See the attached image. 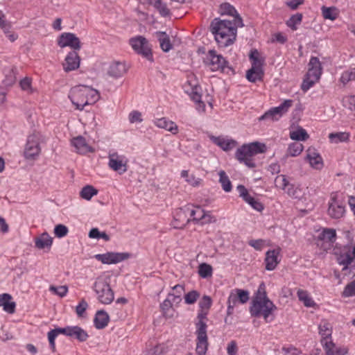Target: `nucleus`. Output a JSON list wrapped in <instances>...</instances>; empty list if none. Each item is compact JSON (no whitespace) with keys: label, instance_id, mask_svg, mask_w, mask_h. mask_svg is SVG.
<instances>
[{"label":"nucleus","instance_id":"f257e3e1","mask_svg":"<svg viewBox=\"0 0 355 355\" xmlns=\"http://www.w3.org/2000/svg\"><path fill=\"white\" fill-rule=\"evenodd\" d=\"M238 27L233 21L215 18L211 21L209 28L218 46L227 47L236 40Z\"/></svg>","mask_w":355,"mask_h":355},{"label":"nucleus","instance_id":"f03ea898","mask_svg":"<svg viewBox=\"0 0 355 355\" xmlns=\"http://www.w3.org/2000/svg\"><path fill=\"white\" fill-rule=\"evenodd\" d=\"M276 309L277 306L267 297L264 284L261 283L250 307L251 315L254 317L263 316L266 322H268L270 315Z\"/></svg>","mask_w":355,"mask_h":355},{"label":"nucleus","instance_id":"7ed1b4c3","mask_svg":"<svg viewBox=\"0 0 355 355\" xmlns=\"http://www.w3.org/2000/svg\"><path fill=\"white\" fill-rule=\"evenodd\" d=\"M207 311L200 310L198 311L197 319L198 322L196 323V352L198 355H206L208 349V337L207 334V325L206 320H207Z\"/></svg>","mask_w":355,"mask_h":355},{"label":"nucleus","instance_id":"20e7f679","mask_svg":"<svg viewBox=\"0 0 355 355\" xmlns=\"http://www.w3.org/2000/svg\"><path fill=\"white\" fill-rule=\"evenodd\" d=\"M266 150L267 148L264 144L255 141L249 144H243L236 151L235 156L240 162H244L246 166L253 168L255 164L251 157L259 153H265Z\"/></svg>","mask_w":355,"mask_h":355},{"label":"nucleus","instance_id":"39448f33","mask_svg":"<svg viewBox=\"0 0 355 355\" xmlns=\"http://www.w3.org/2000/svg\"><path fill=\"white\" fill-rule=\"evenodd\" d=\"M98 301L103 304H110L114 299V294L110 285L109 277H98L93 286Z\"/></svg>","mask_w":355,"mask_h":355},{"label":"nucleus","instance_id":"423d86ee","mask_svg":"<svg viewBox=\"0 0 355 355\" xmlns=\"http://www.w3.org/2000/svg\"><path fill=\"white\" fill-rule=\"evenodd\" d=\"M195 214H196V207L194 209L192 205L178 208L173 216V225L174 228H184L187 223L192 221Z\"/></svg>","mask_w":355,"mask_h":355},{"label":"nucleus","instance_id":"0eeeda50","mask_svg":"<svg viewBox=\"0 0 355 355\" xmlns=\"http://www.w3.org/2000/svg\"><path fill=\"white\" fill-rule=\"evenodd\" d=\"M129 44L133 50L149 61H153L151 47L146 37L138 35L129 40Z\"/></svg>","mask_w":355,"mask_h":355},{"label":"nucleus","instance_id":"6e6552de","mask_svg":"<svg viewBox=\"0 0 355 355\" xmlns=\"http://www.w3.org/2000/svg\"><path fill=\"white\" fill-rule=\"evenodd\" d=\"M87 87L85 85H78L73 87L69 92V98L76 109L83 110L89 105V98H87Z\"/></svg>","mask_w":355,"mask_h":355},{"label":"nucleus","instance_id":"1a4fd4ad","mask_svg":"<svg viewBox=\"0 0 355 355\" xmlns=\"http://www.w3.org/2000/svg\"><path fill=\"white\" fill-rule=\"evenodd\" d=\"M292 100H285L280 105L270 108L259 118V121H278L292 106Z\"/></svg>","mask_w":355,"mask_h":355},{"label":"nucleus","instance_id":"9d476101","mask_svg":"<svg viewBox=\"0 0 355 355\" xmlns=\"http://www.w3.org/2000/svg\"><path fill=\"white\" fill-rule=\"evenodd\" d=\"M345 207L344 202L338 199L336 193H331L327 210L328 215L331 218L338 219L342 218L345 215Z\"/></svg>","mask_w":355,"mask_h":355},{"label":"nucleus","instance_id":"9b49d317","mask_svg":"<svg viewBox=\"0 0 355 355\" xmlns=\"http://www.w3.org/2000/svg\"><path fill=\"white\" fill-rule=\"evenodd\" d=\"M41 135L40 133H33L28 137L24 150V156L26 159H34L40 153Z\"/></svg>","mask_w":355,"mask_h":355},{"label":"nucleus","instance_id":"f8f14e48","mask_svg":"<svg viewBox=\"0 0 355 355\" xmlns=\"http://www.w3.org/2000/svg\"><path fill=\"white\" fill-rule=\"evenodd\" d=\"M204 62L210 67L212 71L221 70L223 71L226 67L230 69L227 66V62L225 59L221 55H218L214 50L209 51Z\"/></svg>","mask_w":355,"mask_h":355},{"label":"nucleus","instance_id":"ddd939ff","mask_svg":"<svg viewBox=\"0 0 355 355\" xmlns=\"http://www.w3.org/2000/svg\"><path fill=\"white\" fill-rule=\"evenodd\" d=\"M184 91L189 95L191 98L196 103V108L199 111H205V105L201 101V95L199 93L200 87L197 83H193L192 80H188L184 86Z\"/></svg>","mask_w":355,"mask_h":355},{"label":"nucleus","instance_id":"4468645a","mask_svg":"<svg viewBox=\"0 0 355 355\" xmlns=\"http://www.w3.org/2000/svg\"><path fill=\"white\" fill-rule=\"evenodd\" d=\"M109 167L113 171L121 175L128 170V159L123 155H118L117 153H110L109 156Z\"/></svg>","mask_w":355,"mask_h":355},{"label":"nucleus","instance_id":"2eb2a0df","mask_svg":"<svg viewBox=\"0 0 355 355\" xmlns=\"http://www.w3.org/2000/svg\"><path fill=\"white\" fill-rule=\"evenodd\" d=\"M131 254L128 252H107L105 254H98L94 257L101 261L103 264L117 263L129 259Z\"/></svg>","mask_w":355,"mask_h":355},{"label":"nucleus","instance_id":"dca6fc26","mask_svg":"<svg viewBox=\"0 0 355 355\" xmlns=\"http://www.w3.org/2000/svg\"><path fill=\"white\" fill-rule=\"evenodd\" d=\"M320 343L326 355H346L348 353L347 347L336 345L332 339L321 338Z\"/></svg>","mask_w":355,"mask_h":355},{"label":"nucleus","instance_id":"f3484780","mask_svg":"<svg viewBox=\"0 0 355 355\" xmlns=\"http://www.w3.org/2000/svg\"><path fill=\"white\" fill-rule=\"evenodd\" d=\"M58 44L62 48L69 46L74 51L80 50L81 48L79 38L71 33H62L58 39Z\"/></svg>","mask_w":355,"mask_h":355},{"label":"nucleus","instance_id":"a211bd4d","mask_svg":"<svg viewBox=\"0 0 355 355\" xmlns=\"http://www.w3.org/2000/svg\"><path fill=\"white\" fill-rule=\"evenodd\" d=\"M219 12L221 15H227L234 17L233 21L236 26L243 27L244 26L243 19L238 14L235 8L228 3H223L220 6Z\"/></svg>","mask_w":355,"mask_h":355},{"label":"nucleus","instance_id":"6ab92c4d","mask_svg":"<svg viewBox=\"0 0 355 355\" xmlns=\"http://www.w3.org/2000/svg\"><path fill=\"white\" fill-rule=\"evenodd\" d=\"M309 69L306 76L318 80L322 74V65L317 57H311L309 62Z\"/></svg>","mask_w":355,"mask_h":355},{"label":"nucleus","instance_id":"aec40b11","mask_svg":"<svg viewBox=\"0 0 355 355\" xmlns=\"http://www.w3.org/2000/svg\"><path fill=\"white\" fill-rule=\"evenodd\" d=\"M80 58L76 51H70L66 58L65 62L63 64L64 70L66 72L77 69L80 66Z\"/></svg>","mask_w":355,"mask_h":355},{"label":"nucleus","instance_id":"412c9836","mask_svg":"<svg viewBox=\"0 0 355 355\" xmlns=\"http://www.w3.org/2000/svg\"><path fill=\"white\" fill-rule=\"evenodd\" d=\"M127 71L128 68L125 63L117 61L110 64L107 73L112 78H118L125 74Z\"/></svg>","mask_w":355,"mask_h":355},{"label":"nucleus","instance_id":"4be33fe9","mask_svg":"<svg viewBox=\"0 0 355 355\" xmlns=\"http://www.w3.org/2000/svg\"><path fill=\"white\" fill-rule=\"evenodd\" d=\"M228 299L229 301L233 302V304H236L237 302L245 304L250 299L249 292L246 290L236 288L231 291Z\"/></svg>","mask_w":355,"mask_h":355},{"label":"nucleus","instance_id":"5701e85b","mask_svg":"<svg viewBox=\"0 0 355 355\" xmlns=\"http://www.w3.org/2000/svg\"><path fill=\"white\" fill-rule=\"evenodd\" d=\"M280 249H275L272 250H268L266 253L265 263H266V269L267 270H273L278 263L279 261L278 260V255L279 254Z\"/></svg>","mask_w":355,"mask_h":355},{"label":"nucleus","instance_id":"b1692460","mask_svg":"<svg viewBox=\"0 0 355 355\" xmlns=\"http://www.w3.org/2000/svg\"><path fill=\"white\" fill-rule=\"evenodd\" d=\"M196 214H198V217H193L192 219V221L196 223L201 221L202 224H209L216 221L214 216L211 215L209 212H205L200 207H196Z\"/></svg>","mask_w":355,"mask_h":355},{"label":"nucleus","instance_id":"393cba45","mask_svg":"<svg viewBox=\"0 0 355 355\" xmlns=\"http://www.w3.org/2000/svg\"><path fill=\"white\" fill-rule=\"evenodd\" d=\"M71 144L76 148L77 152L80 154H85L92 152V148L87 144L85 139L82 136L75 137L71 141Z\"/></svg>","mask_w":355,"mask_h":355},{"label":"nucleus","instance_id":"a878e982","mask_svg":"<svg viewBox=\"0 0 355 355\" xmlns=\"http://www.w3.org/2000/svg\"><path fill=\"white\" fill-rule=\"evenodd\" d=\"M109 321L110 317L104 310L97 311L94 319V326L97 329H104Z\"/></svg>","mask_w":355,"mask_h":355},{"label":"nucleus","instance_id":"bb28decb","mask_svg":"<svg viewBox=\"0 0 355 355\" xmlns=\"http://www.w3.org/2000/svg\"><path fill=\"white\" fill-rule=\"evenodd\" d=\"M307 159L311 166L315 169H321L323 167V162L320 154L315 149H309Z\"/></svg>","mask_w":355,"mask_h":355},{"label":"nucleus","instance_id":"cd10ccee","mask_svg":"<svg viewBox=\"0 0 355 355\" xmlns=\"http://www.w3.org/2000/svg\"><path fill=\"white\" fill-rule=\"evenodd\" d=\"M12 296L8 293L0 295V306H3V310L8 313H14L15 311L16 304L15 302H10Z\"/></svg>","mask_w":355,"mask_h":355},{"label":"nucleus","instance_id":"c85d7f7f","mask_svg":"<svg viewBox=\"0 0 355 355\" xmlns=\"http://www.w3.org/2000/svg\"><path fill=\"white\" fill-rule=\"evenodd\" d=\"M53 243V238L51 237L47 232L42 233L40 236L35 238V248L38 249H44L45 248H51Z\"/></svg>","mask_w":355,"mask_h":355},{"label":"nucleus","instance_id":"c756f323","mask_svg":"<svg viewBox=\"0 0 355 355\" xmlns=\"http://www.w3.org/2000/svg\"><path fill=\"white\" fill-rule=\"evenodd\" d=\"M211 139L223 150L227 151L235 147L236 142L232 139H225L220 137H211Z\"/></svg>","mask_w":355,"mask_h":355},{"label":"nucleus","instance_id":"7c9ffc66","mask_svg":"<svg viewBox=\"0 0 355 355\" xmlns=\"http://www.w3.org/2000/svg\"><path fill=\"white\" fill-rule=\"evenodd\" d=\"M69 334V337L75 338L80 342L86 341L89 337L87 333L79 326H71Z\"/></svg>","mask_w":355,"mask_h":355},{"label":"nucleus","instance_id":"2f4dec72","mask_svg":"<svg viewBox=\"0 0 355 355\" xmlns=\"http://www.w3.org/2000/svg\"><path fill=\"white\" fill-rule=\"evenodd\" d=\"M156 36L159 42L160 47L164 52H168L172 49V44L168 35L166 32L157 31L155 33Z\"/></svg>","mask_w":355,"mask_h":355},{"label":"nucleus","instance_id":"473e14b6","mask_svg":"<svg viewBox=\"0 0 355 355\" xmlns=\"http://www.w3.org/2000/svg\"><path fill=\"white\" fill-rule=\"evenodd\" d=\"M155 123L158 128L166 129L173 134L178 132V125L173 121H167L166 118L159 119Z\"/></svg>","mask_w":355,"mask_h":355},{"label":"nucleus","instance_id":"72a5a7b5","mask_svg":"<svg viewBox=\"0 0 355 355\" xmlns=\"http://www.w3.org/2000/svg\"><path fill=\"white\" fill-rule=\"evenodd\" d=\"M318 239L329 243H333L336 239V230L334 229L324 228L319 234Z\"/></svg>","mask_w":355,"mask_h":355},{"label":"nucleus","instance_id":"f704fd0d","mask_svg":"<svg viewBox=\"0 0 355 355\" xmlns=\"http://www.w3.org/2000/svg\"><path fill=\"white\" fill-rule=\"evenodd\" d=\"M322 14L324 19L334 21L338 17L339 12L336 7L322 6Z\"/></svg>","mask_w":355,"mask_h":355},{"label":"nucleus","instance_id":"c9c22d12","mask_svg":"<svg viewBox=\"0 0 355 355\" xmlns=\"http://www.w3.org/2000/svg\"><path fill=\"white\" fill-rule=\"evenodd\" d=\"M173 291H174V293H168V297L171 298L173 302L178 304L182 300L181 295L182 293L184 291V286L180 284H177L173 287Z\"/></svg>","mask_w":355,"mask_h":355},{"label":"nucleus","instance_id":"e433bc0d","mask_svg":"<svg viewBox=\"0 0 355 355\" xmlns=\"http://www.w3.org/2000/svg\"><path fill=\"white\" fill-rule=\"evenodd\" d=\"M352 254L350 251L341 253L338 257L337 261L340 265L344 266L343 269H347L349 266L352 265Z\"/></svg>","mask_w":355,"mask_h":355},{"label":"nucleus","instance_id":"4c0bfd02","mask_svg":"<svg viewBox=\"0 0 355 355\" xmlns=\"http://www.w3.org/2000/svg\"><path fill=\"white\" fill-rule=\"evenodd\" d=\"M297 295L300 301L302 302L305 306L313 307L315 305L314 301L309 296L307 291L299 289Z\"/></svg>","mask_w":355,"mask_h":355},{"label":"nucleus","instance_id":"58836bf2","mask_svg":"<svg viewBox=\"0 0 355 355\" xmlns=\"http://www.w3.org/2000/svg\"><path fill=\"white\" fill-rule=\"evenodd\" d=\"M349 135L345 132H332L329 135V140L331 143H339L346 141L349 139Z\"/></svg>","mask_w":355,"mask_h":355},{"label":"nucleus","instance_id":"ea45409f","mask_svg":"<svg viewBox=\"0 0 355 355\" xmlns=\"http://www.w3.org/2000/svg\"><path fill=\"white\" fill-rule=\"evenodd\" d=\"M219 175V182L221 184L223 189L225 192H230L232 190V183L224 171H220Z\"/></svg>","mask_w":355,"mask_h":355},{"label":"nucleus","instance_id":"a19ab883","mask_svg":"<svg viewBox=\"0 0 355 355\" xmlns=\"http://www.w3.org/2000/svg\"><path fill=\"white\" fill-rule=\"evenodd\" d=\"M98 193V190L93 186L87 185L80 191V197L85 200H89L94 196Z\"/></svg>","mask_w":355,"mask_h":355},{"label":"nucleus","instance_id":"79ce46f5","mask_svg":"<svg viewBox=\"0 0 355 355\" xmlns=\"http://www.w3.org/2000/svg\"><path fill=\"white\" fill-rule=\"evenodd\" d=\"M303 145L299 142H295L289 145L286 157L291 156V157H296L299 155L303 150Z\"/></svg>","mask_w":355,"mask_h":355},{"label":"nucleus","instance_id":"37998d69","mask_svg":"<svg viewBox=\"0 0 355 355\" xmlns=\"http://www.w3.org/2000/svg\"><path fill=\"white\" fill-rule=\"evenodd\" d=\"M213 272L212 266L208 263H202L199 265L198 274L202 278L211 277Z\"/></svg>","mask_w":355,"mask_h":355},{"label":"nucleus","instance_id":"c03bdc74","mask_svg":"<svg viewBox=\"0 0 355 355\" xmlns=\"http://www.w3.org/2000/svg\"><path fill=\"white\" fill-rule=\"evenodd\" d=\"M263 76V71H259L254 69H250L247 71L246 78L251 83H255L261 80Z\"/></svg>","mask_w":355,"mask_h":355},{"label":"nucleus","instance_id":"a18cd8bd","mask_svg":"<svg viewBox=\"0 0 355 355\" xmlns=\"http://www.w3.org/2000/svg\"><path fill=\"white\" fill-rule=\"evenodd\" d=\"M284 191L291 197L294 198H300L302 196V191L299 187H295L294 184L288 182V187Z\"/></svg>","mask_w":355,"mask_h":355},{"label":"nucleus","instance_id":"49530a36","mask_svg":"<svg viewBox=\"0 0 355 355\" xmlns=\"http://www.w3.org/2000/svg\"><path fill=\"white\" fill-rule=\"evenodd\" d=\"M290 137L293 140L304 141L309 137V135L305 130L301 128L300 130L291 132L290 133Z\"/></svg>","mask_w":355,"mask_h":355},{"label":"nucleus","instance_id":"de8ad7c7","mask_svg":"<svg viewBox=\"0 0 355 355\" xmlns=\"http://www.w3.org/2000/svg\"><path fill=\"white\" fill-rule=\"evenodd\" d=\"M85 87H87V98L89 100V105L95 103L100 98L98 92L89 86L85 85Z\"/></svg>","mask_w":355,"mask_h":355},{"label":"nucleus","instance_id":"09e8293b","mask_svg":"<svg viewBox=\"0 0 355 355\" xmlns=\"http://www.w3.org/2000/svg\"><path fill=\"white\" fill-rule=\"evenodd\" d=\"M331 329L330 324L327 322H324L319 325V334L321 335L322 338H328L331 339Z\"/></svg>","mask_w":355,"mask_h":355},{"label":"nucleus","instance_id":"8fccbe9b","mask_svg":"<svg viewBox=\"0 0 355 355\" xmlns=\"http://www.w3.org/2000/svg\"><path fill=\"white\" fill-rule=\"evenodd\" d=\"M159 12L161 16L162 17H168L170 15V10L167 8L165 3H163L161 0H159L155 5L153 6Z\"/></svg>","mask_w":355,"mask_h":355},{"label":"nucleus","instance_id":"3c124183","mask_svg":"<svg viewBox=\"0 0 355 355\" xmlns=\"http://www.w3.org/2000/svg\"><path fill=\"white\" fill-rule=\"evenodd\" d=\"M302 14L297 13L292 15L290 19L287 21L286 24L288 27L291 28L293 30H296V25L300 24L302 21Z\"/></svg>","mask_w":355,"mask_h":355},{"label":"nucleus","instance_id":"603ef678","mask_svg":"<svg viewBox=\"0 0 355 355\" xmlns=\"http://www.w3.org/2000/svg\"><path fill=\"white\" fill-rule=\"evenodd\" d=\"M212 304V300L211 297L208 295H203L199 302L200 310H204L209 311Z\"/></svg>","mask_w":355,"mask_h":355},{"label":"nucleus","instance_id":"864d4df0","mask_svg":"<svg viewBox=\"0 0 355 355\" xmlns=\"http://www.w3.org/2000/svg\"><path fill=\"white\" fill-rule=\"evenodd\" d=\"M49 291L53 292L54 294L63 297L68 292V286L65 285L60 286H51L49 287Z\"/></svg>","mask_w":355,"mask_h":355},{"label":"nucleus","instance_id":"5fc2aeb1","mask_svg":"<svg viewBox=\"0 0 355 355\" xmlns=\"http://www.w3.org/2000/svg\"><path fill=\"white\" fill-rule=\"evenodd\" d=\"M288 181L287 180L284 175H277L275 180V184L276 187L279 188L282 190H286L288 187Z\"/></svg>","mask_w":355,"mask_h":355},{"label":"nucleus","instance_id":"6e6d98bb","mask_svg":"<svg viewBox=\"0 0 355 355\" xmlns=\"http://www.w3.org/2000/svg\"><path fill=\"white\" fill-rule=\"evenodd\" d=\"M200 297V293L197 291H191L187 293L184 297L185 302L188 304H194Z\"/></svg>","mask_w":355,"mask_h":355},{"label":"nucleus","instance_id":"4d7b16f0","mask_svg":"<svg viewBox=\"0 0 355 355\" xmlns=\"http://www.w3.org/2000/svg\"><path fill=\"white\" fill-rule=\"evenodd\" d=\"M342 295L345 297L355 295V279L346 285Z\"/></svg>","mask_w":355,"mask_h":355},{"label":"nucleus","instance_id":"13d9d810","mask_svg":"<svg viewBox=\"0 0 355 355\" xmlns=\"http://www.w3.org/2000/svg\"><path fill=\"white\" fill-rule=\"evenodd\" d=\"M68 232L67 227L62 224L57 225L54 228V234L58 238L65 236Z\"/></svg>","mask_w":355,"mask_h":355},{"label":"nucleus","instance_id":"bf43d9fd","mask_svg":"<svg viewBox=\"0 0 355 355\" xmlns=\"http://www.w3.org/2000/svg\"><path fill=\"white\" fill-rule=\"evenodd\" d=\"M245 201L248 202L249 205H250L253 209L259 211H261L263 209V205L250 196H249L248 198H245Z\"/></svg>","mask_w":355,"mask_h":355},{"label":"nucleus","instance_id":"052dcab7","mask_svg":"<svg viewBox=\"0 0 355 355\" xmlns=\"http://www.w3.org/2000/svg\"><path fill=\"white\" fill-rule=\"evenodd\" d=\"M317 81L318 80H315L313 78L306 76L301 85L302 90L304 92L308 91Z\"/></svg>","mask_w":355,"mask_h":355},{"label":"nucleus","instance_id":"680f3d73","mask_svg":"<svg viewBox=\"0 0 355 355\" xmlns=\"http://www.w3.org/2000/svg\"><path fill=\"white\" fill-rule=\"evenodd\" d=\"M248 244L256 250H261L265 245V241L263 239H252L248 241Z\"/></svg>","mask_w":355,"mask_h":355},{"label":"nucleus","instance_id":"e2e57ef3","mask_svg":"<svg viewBox=\"0 0 355 355\" xmlns=\"http://www.w3.org/2000/svg\"><path fill=\"white\" fill-rule=\"evenodd\" d=\"M129 121L131 123L139 122L141 123L143 119L141 117V113L139 111L134 110L129 114Z\"/></svg>","mask_w":355,"mask_h":355},{"label":"nucleus","instance_id":"0e129e2a","mask_svg":"<svg viewBox=\"0 0 355 355\" xmlns=\"http://www.w3.org/2000/svg\"><path fill=\"white\" fill-rule=\"evenodd\" d=\"M87 307V302L84 299H82L80 303L76 307V312L77 315L79 317L82 316Z\"/></svg>","mask_w":355,"mask_h":355},{"label":"nucleus","instance_id":"69168bd1","mask_svg":"<svg viewBox=\"0 0 355 355\" xmlns=\"http://www.w3.org/2000/svg\"><path fill=\"white\" fill-rule=\"evenodd\" d=\"M228 355H236L238 352L237 343L235 340L230 341L227 347Z\"/></svg>","mask_w":355,"mask_h":355},{"label":"nucleus","instance_id":"338daca9","mask_svg":"<svg viewBox=\"0 0 355 355\" xmlns=\"http://www.w3.org/2000/svg\"><path fill=\"white\" fill-rule=\"evenodd\" d=\"M263 62L264 60L261 58L252 60V67L250 69H254V70L259 71H263L262 67L263 64Z\"/></svg>","mask_w":355,"mask_h":355},{"label":"nucleus","instance_id":"774afa93","mask_svg":"<svg viewBox=\"0 0 355 355\" xmlns=\"http://www.w3.org/2000/svg\"><path fill=\"white\" fill-rule=\"evenodd\" d=\"M173 302L171 298L167 297L161 304L160 307L162 311L165 313H166L173 306Z\"/></svg>","mask_w":355,"mask_h":355}]
</instances>
